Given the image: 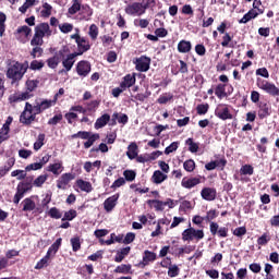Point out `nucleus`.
<instances>
[{
	"instance_id": "obj_29",
	"label": "nucleus",
	"mask_w": 279,
	"mask_h": 279,
	"mask_svg": "<svg viewBox=\"0 0 279 279\" xmlns=\"http://www.w3.org/2000/svg\"><path fill=\"white\" fill-rule=\"evenodd\" d=\"M131 251H132V247H130V246L121 248L120 251L117 252V254L114 256V262L123 263V259L125 258V256L130 255Z\"/></svg>"
},
{
	"instance_id": "obj_63",
	"label": "nucleus",
	"mask_w": 279,
	"mask_h": 279,
	"mask_svg": "<svg viewBox=\"0 0 279 279\" xmlns=\"http://www.w3.org/2000/svg\"><path fill=\"white\" fill-rule=\"evenodd\" d=\"M209 108H210V105H208V104H201V105H197L196 112L199 116H204V114H206L208 112Z\"/></svg>"
},
{
	"instance_id": "obj_38",
	"label": "nucleus",
	"mask_w": 279,
	"mask_h": 279,
	"mask_svg": "<svg viewBox=\"0 0 279 279\" xmlns=\"http://www.w3.org/2000/svg\"><path fill=\"white\" fill-rule=\"evenodd\" d=\"M80 10H82V0H72V5L68 9V13L73 16Z\"/></svg>"
},
{
	"instance_id": "obj_18",
	"label": "nucleus",
	"mask_w": 279,
	"mask_h": 279,
	"mask_svg": "<svg viewBox=\"0 0 279 279\" xmlns=\"http://www.w3.org/2000/svg\"><path fill=\"white\" fill-rule=\"evenodd\" d=\"M134 84H136V73L126 74L120 83V88H122V90H128V88H132Z\"/></svg>"
},
{
	"instance_id": "obj_53",
	"label": "nucleus",
	"mask_w": 279,
	"mask_h": 279,
	"mask_svg": "<svg viewBox=\"0 0 279 279\" xmlns=\"http://www.w3.org/2000/svg\"><path fill=\"white\" fill-rule=\"evenodd\" d=\"M133 23L135 27H141V29L149 27V20L147 19H135Z\"/></svg>"
},
{
	"instance_id": "obj_27",
	"label": "nucleus",
	"mask_w": 279,
	"mask_h": 279,
	"mask_svg": "<svg viewBox=\"0 0 279 279\" xmlns=\"http://www.w3.org/2000/svg\"><path fill=\"white\" fill-rule=\"evenodd\" d=\"M177 49L179 53H189L191 49H193V45L191 44V41L182 39L181 41H179Z\"/></svg>"
},
{
	"instance_id": "obj_57",
	"label": "nucleus",
	"mask_w": 279,
	"mask_h": 279,
	"mask_svg": "<svg viewBox=\"0 0 279 279\" xmlns=\"http://www.w3.org/2000/svg\"><path fill=\"white\" fill-rule=\"evenodd\" d=\"M43 145H45V133H40L37 137V141L34 143L35 151L41 149Z\"/></svg>"
},
{
	"instance_id": "obj_12",
	"label": "nucleus",
	"mask_w": 279,
	"mask_h": 279,
	"mask_svg": "<svg viewBox=\"0 0 279 279\" xmlns=\"http://www.w3.org/2000/svg\"><path fill=\"white\" fill-rule=\"evenodd\" d=\"M92 71V65L87 60L78 61L76 64V73L80 77H88Z\"/></svg>"
},
{
	"instance_id": "obj_9",
	"label": "nucleus",
	"mask_w": 279,
	"mask_h": 279,
	"mask_svg": "<svg viewBox=\"0 0 279 279\" xmlns=\"http://www.w3.org/2000/svg\"><path fill=\"white\" fill-rule=\"evenodd\" d=\"M32 97H34V94H29V92L14 93L9 96L8 101L11 106H14L15 104H21V101H27Z\"/></svg>"
},
{
	"instance_id": "obj_50",
	"label": "nucleus",
	"mask_w": 279,
	"mask_h": 279,
	"mask_svg": "<svg viewBox=\"0 0 279 279\" xmlns=\"http://www.w3.org/2000/svg\"><path fill=\"white\" fill-rule=\"evenodd\" d=\"M232 43V36H230V33H225L222 36L221 47H230L231 49H234V44Z\"/></svg>"
},
{
	"instance_id": "obj_26",
	"label": "nucleus",
	"mask_w": 279,
	"mask_h": 279,
	"mask_svg": "<svg viewBox=\"0 0 279 279\" xmlns=\"http://www.w3.org/2000/svg\"><path fill=\"white\" fill-rule=\"evenodd\" d=\"M258 15V11L251 9L246 14L243 15L241 20H239V23L245 25L250 23V21L256 19Z\"/></svg>"
},
{
	"instance_id": "obj_54",
	"label": "nucleus",
	"mask_w": 279,
	"mask_h": 279,
	"mask_svg": "<svg viewBox=\"0 0 279 279\" xmlns=\"http://www.w3.org/2000/svg\"><path fill=\"white\" fill-rule=\"evenodd\" d=\"M75 217H77V210L70 209V210L64 213L63 218L61 219V221H73V219H75Z\"/></svg>"
},
{
	"instance_id": "obj_62",
	"label": "nucleus",
	"mask_w": 279,
	"mask_h": 279,
	"mask_svg": "<svg viewBox=\"0 0 279 279\" xmlns=\"http://www.w3.org/2000/svg\"><path fill=\"white\" fill-rule=\"evenodd\" d=\"M82 14H84V19H90L93 16V8L88 4H82L81 7Z\"/></svg>"
},
{
	"instance_id": "obj_55",
	"label": "nucleus",
	"mask_w": 279,
	"mask_h": 279,
	"mask_svg": "<svg viewBox=\"0 0 279 279\" xmlns=\"http://www.w3.org/2000/svg\"><path fill=\"white\" fill-rule=\"evenodd\" d=\"M185 143L189 145V151H191V154H197V151H199V144L194 143L193 138H187Z\"/></svg>"
},
{
	"instance_id": "obj_44",
	"label": "nucleus",
	"mask_w": 279,
	"mask_h": 279,
	"mask_svg": "<svg viewBox=\"0 0 279 279\" xmlns=\"http://www.w3.org/2000/svg\"><path fill=\"white\" fill-rule=\"evenodd\" d=\"M51 260V256L45 255L36 265L35 269H45V267H49V262Z\"/></svg>"
},
{
	"instance_id": "obj_41",
	"label": "nucleus",
	"mask_w": 279,
	"mask_h": 279,
	"mask_svg": "<svg viewBox=\"0 0 279 279\" xmlns=\"http://www.w3.org/2000/svg\"><path fill=\"white\" fill-rule=\"evenodd\" d=\"M99 133H92L88 140L84 143V148L90 149V147H93V145H95L96 141H99Z\"/></svg>"
},
{
	"instance_id": "obj_33",
	"label": "nucleus",
	"mask_w": 279,
	"mask_h": 279,
	"mask_svg": "<svg viewBox=\"0 0 279 279\" xmlns=\"http://www.w3.org/2000/svg\"><path fill=\"white\" fill-rule=\"evenodd\" d=\"M167 178V174L162 173V171L156 170L151 175V182L154 184H162Z\"/></svg>"
},
{
	"instance_id": "obj_59",
	"label": "nucleus",
	"mask_w": 279,
	"mask_h": 279,
	"mask_svg": "<svg viewBox=\"0 0 279 279\" xmlns=\"http://www.w3.org/2000/svg\"><path fill=\"white\" fill-rule=\"evenodd\" d=\"M88 36L93 40H97V36H99V27H97L95 24H92L89 26Z\"/></svg>"
},
{
	"instance_id": "obj_30",
	"label": "nucleus",
	"mask_w": 279,
	"mask_h": 279,
	"mask_svg": "<svg viewBox=\"0 0 279 279\" xmlns=\"http://www.w3.org/2000/svg\"><path fill=\"white\" fill-rule=\"evenodd\" d=\"M126 156L130 160H134L138 156V145L136 143L132 142L128 146Z\"/></svg>"
},
{
	"instance_id": "obj_11",
	"label": "nucleus",
	"mask_w": 279,
	"mask_h": 279,
	"mask_svg": "<svg viewBox=\"0 0 279 279\" xmlns=\"http://www.w3.org/2000/svg\"><path fill=\"white\" fill-rule=\"evenodd\" d=\"M215 116L218 119H221V121H228L232 119V113H230V108H228V105L220 104L215 110Z\"/></svg>"
},
{
	"instance_id": "obj_52",
	"label": "nucleus",
	"mask_w": 279,
	"mask_h": 279,
	"mask_svg": "<svg viewBox=\"0 0 279 279\" xmlns=\"http://www.w3.org/2000/svg\"><path fill=\"white\" fill-rule=\"evenodd\" d=\"M43 8H44V10H41V16L44 19H49V16H51L53 7H51V4H49L48 2H44Z\"/></svg>"
},
{
	"instance_id": "obj_13",
	"label": "nucleus",
	"mask_w": 279,
	"mask_h": 279,
	"mask_svg": "<svg viewBox=\"0 0 279 279\" xmlns=\"http://www.w3.org/2000/svg\"><path fill=\"white\" fill-rule=\"evenodd\" d=\"M258 111L257 117L258 119H267V117H271V105L265 101H260L257 105Z\"/></svg>"
},
{
	"instance_id": "obj_51",
	"label": "nucleus",
	"mask_w": 279,
	"mask_h": 279,
	"mask_svg": "<svg viewBox=\"0 0 279 279\" xmlns=\"http://www.w3.org/2000/svg\"><path fill=\"white\" fill-rule=\"evenodd\" d=\"M195 160L193 159H187L183 162V169L187 171V173H193L195 171Z\"/></svg>"
},
{
	"instance_id": "obj_46",
	"label": "nucleus",
	"mask_w": 279,
	"mask_h": 279,
	"mask_svg": "<svg viewBox=\"0 0 279 279\" xmlns=\"http://www.w3.org/2000/svg\"><path fill=\"white\" fill-rule=\"evenodd\" d=\"M259 143L260 144L256 145L257 151H259V154H267V146H265V145H267L269 143V140L267 137H262L259 140Z\"/></svg>"
},
{
	"instance_id": "obj_34",
	"label": "nucleus",
	"mask_w": 279,
	"mask_h": 279,
	"mask_svg": "<svg viewBox=\"0 0 279 279\" xmlns=\"http://www.w3.org/2000/svg\"><path fill=\"white\" fill-rule=\"evenodd\" d=\"M61 245H62V238H59L48 248L46 254L49 255V256H51L53 254V256H56V254H58V250H60Z\"/></svg>"
},
{
	"instance_id": "obj_39",
	"label": "nucleus",
	"mask_w": 279,
	"mask_h": 279,
	"mask_svg": "<svg viewBox=\"0 0 279 279\" xmlns=\"http://www.w3.org/2000/svg\"><path fill=\"white\" fill-rule=\"evenodd\" d=\"M15 36L16 38H19L20 34H23L25 36V38H29V36H32V28L27 25H23L17 27V29L15 31Z\"/></svg>"
},
{
	"instance_id": "obj_10",
	"label": "nucleus",
	"mask_w": 279,
	"mask_h": 279,
	"mask_svg": "<svg viewBox=\"0 0 279 279\" xmlns=\"http://www.w3.org/2000/svg\"><path fill=\"white\" fill-rule=\"evenodd\" d=\"M124 12L125 14H129V16H143V14H145L143 4H141V2H133L126 5Z\"/></svg>"
},
{
	"instance_id": "obj_64",
	"label": "nucleus",
	"mask_w": 279,
	"mask_h": 279,
	"mask_svg": "<svg viewBox=\"0 0 279 279\" xmlns=\"http://www.w3.org/2000/svg\"><path fill=\"white\" fill-rule=\"evenodd\" d=\"M63 119L62 113L54 114L52 118L48 120V125H57Z\"/></svg>"
},
{
	"instance_id": "obj_7",
	"label": "nucleus",
	"mask_w": 279,
	"mask_h": 279,
	"mask_svg": "<svg viewBox=\"0 0 279 279\" xmlns=\"http://www.w3.org/2000/svg\"><path fill=\"white\" fill-rule=\"evenodd\" d=\"M135 69L140 73H147L151 66V58L147 56H141L140 58H136L134 61Z\"/></svg>"
},
{
	"instance_id": "obj_23",
	"label": "nucleus",
	"mask_w": 279,
	"mask_h": 279,
	"mask_svg": "<svg viewBox=\"0 0 279 279\" xmlns=\"http://www.w3.org/2000/svg\"><path fill=\"white\" fill-rule=\"evenodd\" d=\"M77 45V52H75L78 56H84L86 51H90V41L86 38L83 37Z\"/></svg>"
},
{
	"instance_id": "obj_20",
	"label": "nucleus",
	"mask_w": 279,
	"mask_h": 279,
	"mask_svg": "<svg viewBox=\"0 0 279 279\" xmlns=\"http://www.w3.org/2000/svg\"><path fill=\"white\" fill-rule=\"evenodd\" d=\"M158 258V255L155 252L149 250L144 251L143 260L140 263V267H147L149 263H154Z\"/></svg>"
},
{
	"instance_id": "obj_61",
	"label": "nucleus",
	"mask_w": 279,
	"mask_h": 279,
	"mask_svg": "<svg viewBox=\"0 0 279 279\" xmlns=\"http://www.w3.org/2000/svg\"><path fill=\"white\" fill-rule=\"evenodd\" d=\"M123 175L126 182H134L136 180V172L134 170H124Z\"/></svg>"
},
{
	"instance_id": "obj_1",
	"label": "nucleus",
	"mask_w": 279,
	"mask_h": 279,
	"mask_svg": "<svg viewBox=\"0 0 279 279\" xmlns=\"http://www.w3.org/2000/svg\"><path fill=\"white\" fill-rule=\"evenodd\" d=\"M34 32L33 38L31 39L33 45H45V38H50L51 34H53L47 22L37 24Z\"/></svg>"
},
{
	"instance_id": "obj_2",
	"label": "nucleus",
	"mask_w": 279,
	"mask_h": 279,
	"mask_svg": "<svg viewBox=\"0 0 279 279\" xmlns=\"http://www.w3.org/2000/svg\"><path fill=\"white\" fill-rule=\"evenodd\" d=\"M27 73V66L21 62H15L7 71L8 80H11V84H16L23 80V76Z\"/></svg>"
},
{
	"instance_id": "obj_37",
	"label": "nucleus",
	"mask_w": 279,
	"mask_h": 279,
	"mask_svg": "<svg viewBox=\"0 0 279 279\" xmlns=\"http://www.w3.org/2000/svg\"><path fill=\"white\" fill-rule=\"evenodd\" d=\"M40 84V81L38 80H27L25 83L26 86V93L32 95L31 93H34L38 88V85Z\"/></svg>"
},
{
	"instance_id": "obj_24",
	"label": "nucleus",
	"mask_w": 279,
	"mask_h": 279,
	"mask_svg": "<svg viewBox=\"0 0 279 279\" xmlns=\"http://www.w3.org/2000/svg\"><path fill=\"white\" fill-rule=\"evenodd\" d=\"M43 45L45 44H33L31 40V47H33L31 51L32 58H43V54L45 53V49H43Z\"/></svg>"
},
{
	"instance_id": "obj_17",
	"label": "nucleus",
	"mask_w": 279,
	"mask_h": 279,
	"mask_svg": "<svg viewBox=\"0 0 279 279\" xmlns=\"http://www.w3.org/2000/svg\"><path fill=\"white\" fill-rule=\"evenodd\" d=\"M34 121H36V113L31 111H22L20 114V123H22V125H26L28 128L32 125V123H34Z\"/></svg>"
},
{
	"instance_id": "obj_49",
	"label": "nucleus",
	"mask_w": 279,
	"mask_h": 279,
	"mask_svg": "<svg viewBox=\"0 0 279 279\" xmlns=\"http://www.w3.org/2000/svg\"><path fill=\"white\" fill-rule=\"evenodd\" d=\"M5 21H8V15L5 13L0 12V37L3 38L5 35Z\"/></svg>"
},
{
	"instance_id": "obj_58",
	"label": "nucleus",
	"mask_w": 279,
	"mask_h": 279,
	"mask_svg": "<svg viewBox=\"0 0 279 279\" xmlns=\"http://www.w3.org/2000/svg\"><path fill=\"white\" fill-rule=\"evenodd\" d=\"M45 62L44 61H38V60H33L29 64L31 71H40L44 69Z\"/></svg>"
},
{
	"instance_id": "obj_15",
	"label": "nucleus",
	"mask_w": 279,
	"mask_h": 279,
	"mask_svg": "<svg viewBox=\"0 0 279 279\" xmlns=\"http://www.w3.org/2000/svg\"><path fill=\"white\" fill-rule=\"evenodd\" d=\"M119 197H121V195L119 193H117V194H113L112 196L108 197L104 202V208H105L106 213H112V210H114V208L117 207V204L119 202Z\"/></svg>"
},
{
	"instance_id": "obj_60",
	"label": "nucleus",
	"mask_w": 279,
	"mask_h": 279,
	"mask_svg": "<svg viewBox=\"0 0 279 279\" xmlns=\"http://www.w3.org/2000/svg\"><path fill=\"white\" fill-rule=\"evenodd\" d=\"M11 178H17V180H25L27 178L26 170H14L11 172Z\"/></svg>"
},
{
	"instance_id": "obj_6",
	"label": "nucleus",
	"mask_w": 279,
	"mask_h": 279,
	"mask_svg": "<svg viewBox=\"0 0 279 279\" xmlns=\"http://www.w3.org/2000/svg\"><path fill=\"white\" fill-rule=\"evenodd\" d=\"M204 239V229H195L190 226L182 232V241H202Z\"/></svg>"
},
{
	"instance_id": "obj_21",
	"label": "nucleus",
	"mask_w": 279,
	"mask_h": 279,
	"mask_svg": "<svg viewBox=\"0 0 279 279\" xmlns=\"http://www.w3.org/2000/svg\"><path fill=\"white\" fill-rule=\"evenodd\" d=\"M71 180H75V174L68 172V173H63L60 179L57 181V187L58 189H66L69 182H71Z\"/></svg>"
},
{
	"instance_id": "obj_35",
	"label": "nucleus",
	"mask_w": 279,
	"mask_h": 279,
	"mask_svg": "<svg viewBox=\"0 0 279 279\" xmlns=\"http://www.w3.org/2000/svg\"><path fill=\"white\" fill-rule=\"evenodd\" d=\"M12 117H9L3 124L2 130H4V135H0V143H3V141H8V134H10V125L12 124Z\"/></svg>"
},
{
	"instance_id": "obj_25",
	"label": "nucleus",
	"mask_w": 279,
	"mask_h": 279,
	"mask_svg": "<svg viewBox=\"0 0 279 279\" xmlns=\"http://www.w3.org/2000/svg\"><path fill=\"white\" fill-rule=\"evenodd\" d=\"M110 121V114L104 113L101 117H99L95 124L94 128L95 130H101V128H106L108 125V122Z\"/></svg>"
},
{
	"instance_id": "obj_31",
	"label": "nucleus",
	"mask_w": 279,
	"mask_h": 279,
	"mask_svg": "<svg viewBox=\"0 0 279 279\" xmlns=\"http://www.w3.org/2000/svg\"><path fill=\"white\" fill-rule=\"evenodd\" d=\"M58 104V94L53 96V99H44L39 102V106L41 107V110L45 112V110H49V108H52V106H56Z\"/></svg>"
},
{
	"instance_id": "obj_8",
	"label": "nucleus",
	"mask_w": 279,
	"mask_h": 279,
	"mask_svg": "<svg viewBox=\"0 0 279 279\" xmlns=\"http://www.w3.org/2000/svg\"><path fill=\"white\" fill-rule=\"evenodd\" d=\"M209 231L213 236H219V239L228 238L229 229L228 227H220L219 223L211 221L209 223Z\"/></svg>"
},
{
	"instance_id": "obj_28",
	"label": "nucleus",
	"mask_w": 279,
	"mask_h": 279,
	"mask_svg": "<svg viewBox=\"0 0 279 279\" xmlns=\"http://www.w3.org/2000/svg\"><path fill=\"white\" fill-rule=\"evenodd\" d=\"M76 186L81 189L84 193H92L93 192V184L84 179L76 180Z\"/></svg>"
},
{
	"instance_id": "obj_36",
	"label": "nucleus",
	"mask_w": 279,
	"mask_h": 279,
	"mask_svg": "<svg viewBox=\"0 0 279 279\" xmlns=\"http://www.w3.org/2000/svg\"><path fill=\"white\" fill-rule=\"evenodd\" d=\"M22 204L24 213H32L36 209V203L32 198H25Z\"/></svg>"
},
{
	"instance_id": "obj_3",
	"label": "nucleus",
	"mask_w": 279,
	"mask_h": 279,
	"mask_svg": "<svg viewBox=\"0 0 279 279\" xmlns=\"http://www.w3.org/2000/svg\"><path fill=\"white\" fill-rule=\"evenodd\" d=\"M32 182H34L33 177H27L26 181H22L16 186V193L13 197V203L19 204L23 197H25V193H28V191H32L34 185H32Z\"/></svg>"
},
{
	"instance_id": "obj_14",
	"label": "nucleus",
	"mask_w": 279,
	"mask_h": 279,
	"mask_svg": "<svg viewBox=\"0 0 279 279\" xmlns=\"http://www.w3.org/2000/svg\"><path fill=\"white\" fill-rule=\"evenodd\" d=\"M77 56L78 54L75 52H69L65 54L64 58H61L62 66L66 73H69V71H71V69H73V64H75V58Z\"/></svg>"
},
{
	"instance_id": "obj_5",
	"label": "nucleus",
	"mask_w": 279,
	"mask_h": 279,
	"mask_svg": "<svg viewBox=\"0 0 279 279\" xmlns=\"http://www.w3.org/2000/svg\"><path fill=\"white\" fill-rule=\"evenodd\" d=\"M256 86L260 88V90H264V93H267V95H270V97H279L278 86L267 80L258 77L256 80Z\"/></svg>"
},
{
	"instance_id": "obj_32",
	"label": "nucleus",
	"mask_w": 279,
	"mask_h": 279,
	"mask_svg": "<svg viewBox=\"0 0 279 279\" xmlns=\"http://www.w3.org/2000/svg\"><path fill=\"white\" fill-rule=\"evenodd\" d=\"M147 204L148 206H153L157 213H162V210H165V206H167V203L159 199H148Z\"/></svg>"
},
{
	"instance_id": "obj_56",
	"label": "nucleus",
	"mask_w": 279,
	"mask_h": 279,
	"mask_svg": "<svg viewBox=\"0 0 279 279\" xmlns=\"http://www.w3.org/2000/svg\"><path fill=\"white\" fill-rule=\"evenodd\" d=\"M73 252H80L82 250V242L80 241V236L72 238L70 240Z\"/></svg>"
},
{
	"instance_id": "obj_4",
	"label": "nucleus",
	"mask_w": 279,
	"mask_h": 279,
	"mask_svg": "<svg viewBox=\"0 0 279 279\" xmlns=\"http://www.w3.org/2000/svg\"><path fill=\"white\" fill-rule=\"evenodd\" d=\"M66 53H71V48L68 45H64L60 48L59 51H56L54 54L46 60L47 66L49 69H58L62 58H66Z\"/></svg>"
},
{
	"instance_id": "obj_45",
	"label": "nucleus",
	"mask_w": 279,
	"mask_h": 279,
	"mask_svg": "<svg viewBox=\"0 0 279 279\" xmlns=\"http://www.w3.org/2000/svg\"><path fill=\"white\" fill-rule=\"evenodd\" d=\"M47 215L50 219H62V211L58 207H51Z\"/></svg>"
},
{
	"instance_id": "obj_47",
	"label": "nucleus",
	"mask_w": 279,
	"mask_h": 279,
	"mask_svg": "<svg viewBox=\"0 0 279 279\" xmlns=\"http://www.w3.org/2000/svg\"><path fill=\"white\" fill-rule=\"evenodd\" d=\"M140 3L145 13L147 12V10H154V8L156 7V0H142Z\"/></svg>"
},
{
	"instance_id": "obj_22",
	"label": "nucleus",
	"mask_w": 279,
	"mask_h": 279,
	"mask_svg": "<svg viewBox=\"0 0 279 279\" xmlns=\"http://www.w3.org/2000/svg\"><path fill=\"white\" fill-rule=\"evenodd\" d=\"M16 165V159L14 157H11L7 160L5 165L0 167V180L1 178H5L10 171H12V167Z\"/></svg>"
},
{
	"instance_id": "obj_42",
	"label": "nucleus",
	"mask_w": 279,
	"mask_h": 279,
	"mask_svg": "<svg viewBox=\"0 0 279 279\" xmlns=\"http://www.w3.org/2000/svg\"><path fill=\"white\" fill-rule=\"evenodd\" d=\"M114 274H132V265L131 264H122L116 267L113 270Z\"/></svg>"
},
{
	"instance_id": "obj_43",
	"label": "nucleus",
	"mask_w": 279,
	"mask_h": 279,
	"mask_svg": "<svg viewBox=\"0 0 279 279\" xmlns=\"http://www.w3.org/2000/svg\"><path fill=\"white\" fill-rule=\"evenodd\" d=\"M62 163L58 162V163H50L48 166L47 171H49L50 173H53V175H60V173H62Z\"/></svg>"
},
{
	"instance_id": "obj_16",
	"label": "nucleus",
	"mask_w": 279,
	"mask_h": 279,
	"mask_svg": "<svg viewBox=\"0 0 279 279\" xmlns=\"http://www.w3.org/2000/svg\"><path fill=\"white\" fill-rule=\"evenodd\" d=\"M201 196L205 202H215L217 199V190L215 187H203Z\"/></svg>"
},
{
	"instance_id": "obj_48",
	"label": "nucleus",
	"mask_w": 279,
	"mask_h": 279,
	"mask_svg": "<svg viewBox=\"0 0 279 279\" xmlns=\"http://www.w3.org/2000/svg\"><path fill=\"white\" fill-rule=\"evenodd\" d=\"M48 179H49V174H41L33 181V186L40 189V186H43V184H45Z\"/></svg>"
},
{
	"instance_id": "obj_19",
	"label": "nucleus",
	"mask_w": 279,
	"mask_h": 279,
	"mask_svg": "<svg viewBox=\"0 0 279 279\" xmlns=\"http://www.w3.org/2000/svg\"><path fill=\"white\" fill-rule=\"evenodd\" d=\"M197 184H202V177H194L190 179L183 178L181 181V186H183V189H195Z\"/></svg>"
},
{
	"instance_id": "obj_40",
	"label": "nucleus",
	"mask_w": 279,
	"mask_h": 279,
	"mask_svg": "<svg viewBox=\"0 0 279 279\" xmlns=\"http://www.w3.org/2000/svg\"><path fill=\"white\" fill-rule=\"evenodd\" d=\"M215 95L218 99H223V97H228V93H226V84H218L215 88Z\"/></svg>"
}]
</instances>
